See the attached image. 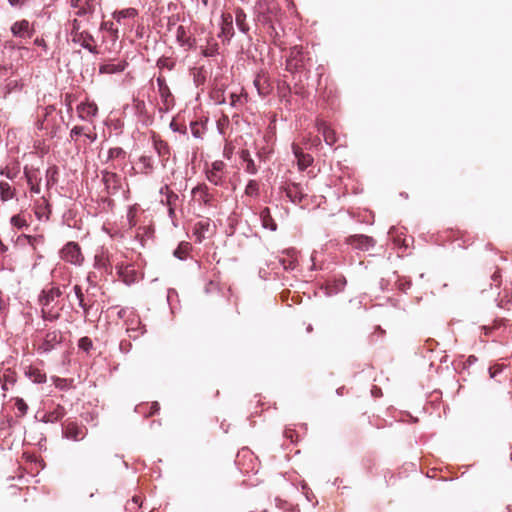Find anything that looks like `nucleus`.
<instances>
[{
    "label": "nucleus",
    "instance_id": "obj_1",
    "mask_svg": "<svg viewBox=\"0 0 512 512\" xmlns=\"http://www.w3.org/2000/svg\"><path fill=\"white\" fill-rule=\"evenodd\" d=\"M60 258L74 266H82L84 263V255L81 247L77 242H67L59 252Z\"/></svg>",
    "mask_w": 512,
    "mask_h": 512
},
{
    "label": "nucleus",
    "instance_id": "obj_2",
    "mask_svg": "<svg viewBox=\"0 0 512 512\" xmlns=\"http://www.w3.org/2000/svg\"><path fill=\"white\" fill-rule=\"evenodd\" d=\"M306 68V56L302 47L294 46L290 49L286 59V70L291 73L301 72Z\"/></svg>",
    "mask_w": 512,
    "mask_h": 512
},
{
    "label": "nucleus",
    "instance_id": "obj_3",
    "mask_svg": "<svg viewBox=\"0 0 512 512\" xmlns=\"http://www.w3.org/2000/svg\"><path fill=\"white\" fill-rule=\"evenodd\" d=\"M101 178L108 195H116L121 190V177L117 173L104 169L101 171Z\"/></svg>",
    "mask_w": 512,
    "mask_h": 512
},
{
    "label": "nucleus",
    "instance_id": "obj_4",
    "mask_svg": "<svg viewBox=\"0 0 512 512\" xmlns=\"http://www.w3.org/2000/svg\"><path fill=\"white\" fill-rule=\"evenodd\" d=\"M156 83L158 87V93L163 104V108H160V111L167 112L174 106V97L166 82V79L162 75H159L156 78Z\"/></svg>",
    "mask_w": 512,
    "mask_h": 512
},
{
    "label": "nucleus",
    "instance_id": "obj_5",
    "mask_svg": "<svg viewBox=\"0 0 512 512\" xmlns=\"http://www.w3.org/2000/svg\"><path fill=\"white\" fill-rule=\"evenodd\" d=\"M62 341L63 335L60 330L48 331L43 338V342L39 345L38 351L41 354H47L60 345Z\"/></svg>",
    "mask_w": 512,
    "mask_h": 512
},
{
    "label": "nucleus",
    "instance_id": "obj_6",
    "mask_svg": "<svg viewBox=\"0 0 512 512\" xmlns=\"http://www.w3.org/2000/svg\"><path fill=\"white\" fill-rule=\"evenodd\" d=\"M72 42L79 44L82 48L88 50L91 54H98L99 51L96 45L92 43L95 39L88 31H71Z\"/></svg>",
    "mask_w": 512,
    "mask_h": 512
},
{
    "label": "nucleus",
    "instance_id": "obj_7",
    "mask_svg": "<svg viewBox=\"0 0 512 512\" xmlns=\"http://www.w3.org/2000/svg\"><path fill=\"white\" fill-rule=\"evenodd\" d=\"M62 435L64 438L73 441H81L87 435V428L76 422H67L66 424H62Z\"/></svg>",
    "mask_w": 512,
    "mask_h": 512
},
{
    "label": "nucleus",
    "instance_id": "obj_8",
    "mask_svg": "<svg viewBox=\"0 0 512 512\" xmlns=\"http://www.w3.org/2000/svg\"><path fill=\"white\" fill-rule=\"evenodd\" d=\"M93 267L97 270L105 272L106 274H112L113 266L111 256L108 250L104 247H101L99 250H97L94 256Z\"/></svg>",
    "mask_w": 512,
    "mask_h": 512
},
{
    "label": "nucleus",
    "instance_id": "obj_9",
    "mask_svg": "<svg viewBox=\"0 0 512 512\" xmlns=\"http://www.w3.org/2000/svg\"><path fill=\"white\" fill-rule=\"evenodd\" d=\"M225 163L221 160L212 162L211 167L206 170L207 180L215 186H221L224 183Z\"/></svg>",
    "mask_w": 512,
    "mask_h": 512
},
{
    "label": "nucleus",
    "instance_id": "obj_10",
    "mask_svg": "<svg viewBox=\"0 0 512 512\" xmlns=\"http://www.w3.org/2000/svg\"><path fill=\"white\" fill-rule=\"evenodd\" d=\"M353 249L360 251H369L375 246V240L364 234H356L349 236L346 240Z\"/></svg>",
    "mask_w": 512,
    "mask_h": 512
},
{
    "label": "nucleus",
    "instance_id": "obj_11",
    "mask_svg": "<svg viewBox=\"0 0 512 512\" xmlns=\"http://www.w3.org/2000/svg\"><path fill=\"white\" fill-rule=\"evenodd\" d=\"M10 31L14 37L21 39L31 38L34 34L33 27L26 19L14 22L10 27Z\"/></svg>",
    "mask_w": 512,
    "mask_h": 512
},
{
    "label": "nucleus",
    "instance_id": "obj_12",
    "mask_svg": "<svg viewBox=\"0 0 512 512\" xmlns=\"http://www.w3.org/2000/svg\"><path fill=\"white\" fill-rule=\"evenodd\" d=\"M63 295V290L60 286H51L50 288L43 289L38 296L39 304H52Z\"/></svg>",
    "mask_w": 512,
    "mask_h": 512
},
{
    "label": "nucleus",
    "instance_id": "obj_13",
    "mask_svg": "<svg viewBox=\"0 0 512 512\" xmlns=\"http://www.w3.org/2000/svg\"><path fill=\"white\" fill-rule=\"evenodd\" d=\"M286 196L292 203L299 204L306 197L307 193L300 183H291L285 188Z\"/></svg>",
    "mask_w": 512,
    "mask_h": 512
},
{
    "label": "nucleus",
    "instance_id": "obj_14",
    "mask_svg": "<svg viewBox=\"0 0 512 512\" xmlns=\"http://www.w3.org/2000/svg\"><path fill=\"white\" fill-rule=\"evenodd\" d=\"M179 201V195L177 193H170L168 198L162 199L161 204L165 205L168 210V217L170 218L172 225L177 228L179 226L176 217V207Z\"/></svg>",
    "mask_w": 512,
    "mask_h": 512
},
{
    "label": "nucleus",
    "instance_id": "obj_15",
    "mask_svg": "<svg viewBox=\"0 0 512 512\" xmlns=\"http://www.w3.org/2000/svg\"><path fill=\"white\" fill-rule=\"evenodd\" d=\"M192 197L205 206H210L212 201V195L209 193V189L206 184H199L191 190Z\"/></svg>",
    "mask_w": 512,
    "mask_h": 512
},
{
    "label": "nucleus",
    "instance_id": "obj_16",
    "mask_svg": "<svg viewBox=\"0 0 512 512\" xmlns=\"http://www.w3.org/2000/svg\"><path fill=\"white\" fill-rule=\"evenodd\" d=\"M176 41L185 50L194 49L196 47V39L187 34L186 28L179 25L176 29Z\"/></svg>",
    "mask_w": 512,
    "mask_h": 512
},
{
    "label": "nucleus",
    "instance_id": "obj_17",
    "mask_svg": "<svg viewBox=\"0 0 512 512\" xmlns=\"http://www.w3.org/2000/svg\"><path fill=\"white\" fill-rule=\"evenodd\" d=\"M41 307V318L44 321L55 322L61 317L62 308H57V302L52 304H39Z\"/></svg>",
    "mask_w": 512,
    "mask_h": 512
},
{
    "label": "nucleus",
    "instance_id": "obj_18",
    "mask_svg": "<svg viewBox=\"0 0 512 512\" xmlns=\"http://www.w3.org/2000/svg\"><path fill=\"white\" fill-rule=\"evenodd\" d=\"M78 117L84 121H91L98 113V107L95 103L81 102L77 106Z\"/></svg>",
    "mask_w": 512,
    "mask_h": 512
},
{
    "label": "nucleus",
    "instance_id": "obj_19",
    "mask_svg": "<svg viewBox=\"0 0 512 512\" xmlns=\"http://www.w3.org/2000/svg\"><path fill=\"white\" fill-rule=\"evenodd\" d=\"M346 278L342 275L335 276L332 280L327 281L325 286V294L332 296L343 291L346 286Z\"/></svg>",
    "mask_w": 512,
    "mask_h": 512
},
{
    "label": "nucleus",
    "instance_id": "obj_20",
    "mask_svg": "<svg viewBox=\"0 0 512 512\" xmlns=\"http://www.w3.org/2000/svg\"><path fill=\"white\" fill-rule=\"evenodd\" d=\"M292 151L297 159V165L300 171H304L307 169L311 164L313 163V157L308 154L304 153L303 150L296 144L292 145Z\"/></svg>",
    "mask_w": 512,
    "mask_h": 512
},
{
    "label": "nucleus",
    "instance_id": "obj_21",
    "mask_svg": "<svg viewBox=\"0 0 512 512\" xmlns=\"http://www.w3.org/2000/svg\"><path fill=\"white\" fill-rule=\"evenodd\" d=\"M234 36L233 18L231 14H223L221 17V31L219 38H225L229 41Z\"/></svg>",
    "mask_w": 512,
    "mask_h": 512
},
{
    "label": "nucleus",
    "instance_id": "obj_22",
    "mask_svg": "<svg viewBox=\"0 0 512 512\" xmlns=\"http://www.w3.org/2000/svg\"><path fill=\"white\" fill-rule=\"evenodd\" d=\"M127 332L129 333V337L136 339L139 335H142L146 330L145 326L141 323L139 317L137 315H132L131 318L127 320Z\"/></svg>",
    "mask_w": 512,
    "mask_h": 512
},
{
    "label": "nucleus",
    "instance_id": "obj_23",
    "mask_svg": "<svg viewBox=\"0 0 512 512\" xmlns=\"http://www.w3.org/2000/svg\"><path fill=\"white\" fill-rule=\"evenodd\" d=\"M153 147L155 152L159 156L162 165L165 167L166 162L169 160L170 157V147L168 143L161 139L153 138Z\"/></svg>",
    "mask_w": 512,
    "mask_h": 512
},
{
    "label": "nucleus",
    "instance_id": "obj_24",
    "mask_svg": "<svg viewBox=\"0 0 512 512\" xmlns=\"http://www.w3.org/2000/svg\"><path fill=\"white\" fill-rule=\"evenodd\" d=\"M254 86L257 90V93L262 98L266 97L271 92V87L269 84L268 78L265 76L264 73H259L254 79Z\"/></svg>",
    "mask_w": 512,
    "mask_h": 512
},
{
    "label": "nucleus",
    "instance_id": "obj_25",
    "mask_svg": "<svg viewBox=\"0 0 512 512\" xmlns=\"http://www.w3.org/2000/svg\"><path fill=\"white\" fill-rule=\"evenodd\" d=\"M66 415V410L63 406L57 405L52 411L44 413L39 419L43 423H56Z\"/></svg>",
    "mask_w": 512,
    "mask_h": 512
},
{
    "label": "nucleus",
    "instance_id": "obj_26",
    "mask_svg": "<svg viewBox=\"0 0 512 512\" xmlns=\"http://www.w3.org/2000/svg\"><path fill=\"white\" fill-rule=\"evenodd\" d=\"M126 61H119L117 63H105L100 65V74H117L123 72L127 67Z\"/></svg>",
    "mask_w": 512,
    "mask_h": 512
},
{
    "label": "nucleus",
    "instance_id": "obj_27",
    "mask_svg": "<svg viewBox=\"0 0 512 512\" xmlns=\"http://www.w3.org/2000/svg\"><path fill=\"white\" fill-rule=\"evenodd\" d=\"M259 218L261 221V226L264 229H268L272 232H275L277 230V224L274 221V219L271 216L270 209L268 207H264L260 213Z\"/></svg>",
    "mask_w": 512,
    "mask_h": 512
},
{
    "label": "nucleus",
    "instance_id": "obj_28",
    "mask_svg": "<svg viewBox=\"0 0 512 512\" xmlns=\"http://www.w3.org/2000/svg\"><path fill=\"white\" fill-rule=\"evenodd\" d=\"M23 175L28 185L41 183L42 178L38 168L25 166Z\"/></svg>",
    "mask_w": 512,
    "mask_h": 512
},
{
    "label": "nucleus",
    "instance_id": "obj_29",
    "mask_svg": "<svg viewBox=\"0 0 512 512\" xmlns=\"http://www.w3.org/2000/svg\"><path fill=\"white\" fill-rule=\"evenodd\" d=\"M16 196V189L12 187L8 182L0 181V200L7 202L12 200Z\"/></svg>",
    "mask_w": 512,
    "mask_h": 512
},
{
    "label": "nucleus",
    "instance_id": "obj_30",
    "mask_svg": "<svg viewBox=\"0 0 512 512\" xmlns=\"http://www.w3.org/2000/svg\"><path fill=\"white\" fill-rule=\"evenodd\" d=\"M97 4L96 0H82L80 10H77L76 15L79 17L92 15L96 11Z\"/></svg>",
    "mask_w": 512,
    "mask_h": 512
},
{
    "label": "nucleus",
    "instance_id": "obj_31",
    "mask_svg": "<svg viewBox=\"0 0 512 512\" xmlns=\"http://www.w3.org/2000/svg\"><path fill=\"white\" fill-rule=\"evenodd\" d=\"M138 164L141 166L140 173L149 175L154 171V161L151 156L142 155L138 159Z\"/></svg>",
    "mask_w": 512,
    "mask_h": 512
},
{
    "label": "nucleus",
    "instance_id": "obj_32",
    "mask_svg": "<svg viewBox=\"0 0 512 512\" xmlns=\"http://www.w3.org/2000/svg\"><path fill=\"white\" fill-rule=\"evenodd\" d=\"M25 374L32 382L37 384L45 383L47 380L46 374L37 368L29 367Z\"/></svg>",
    "mask_w": 512,
    "mask_h": 512
},
{
    "label": "nucleus",
    "instance_id": "obj_33",
    "mask_svg": "<svg viewBox=\"0 0 512 512\" xmlns=\"http://www.w3.org/2000/svg\"><path fill=\"white\" fill-rule=\"evenodd\" d=\"M73 290H74L75 296L78 300L79 307L82 308V310H83V316H84V318H86L89 313V310L91 309V305H88L85 302L84 293L82 292V289L79 285H75L73 287Z\"/></svg>",
    "mask_w": 512,
    "mask_h": 512
},
{
    "label": "nucleus",
    "instance_id": "obj_34",
    "mask_svg": "<svg viewBox=\"0 0 512 512\" xmlns=\"http://www.w3.org/2000/svg\"><path fill=\"white\" fill-rule=\"evenodd\" d=\"M235 22L238 29L247 34L249 31V25L246 23V14L242 9H237L235 12Z\"/></svg>",
    "mask_w": 512,
    "mask_h": 512
},
{
    "label": "nucleus",
    "instance_id": "obj_35",
    "mask_svg": "<svg viewBox=\"0 0 512 512\" xmlns=\"http://www.w3.org/2000/svg\"><path fill=\"white\" fill-rule=\"evenodd\" d=\"M44 204L37 206L35 215L40 221H48L51 214L50 205L47 200L43 199Z\"/></svg>",
    "mask_w": 512,
    "mask_h": 512
},
{
    "label": "nucleus",
    "instance_id": "obj_36",
    "mask_svg": "<svg viewBox=\"0 0 512 512\" xmlns=\"http://www.w3.org/2000/svg\"><path fill=\"white\" fill-rule=\"evenodd\" d=\"M126 151L121 147H113L108 150L107 161H121L126 159Z\"/></svg>",
    "mask_w": 512,
    "mask_h": 512
},
{
    "label": "nucleus",
    "instance_id": "obj_37",
    "mask_svg": "<svg viewBox=\"0 0 512 512\" xmlns=\"http://www.w3.org/2000/svg\"><path fill=\"white\" fill-rule=\"evenodd\" d=\"M137 14L138 11L135 8H126L120 11H114L112 16L118 23H120L122 19L134 18Z\"/></svg>",
    "mask_w": 512,
    "mask_h": 512
},
{
    "label": "nucleus",
    "instance_id": "obj_38",
    "mask_svg": "<svg viewBox=\"0 0 512 512\" xmlns=\"http://www.w3.org/2000/svg\"><path fill=\"white\" fill-rule=\"evenodd\" d=\"M287 254L289 256L288 259H281L280 262L283 266V268L287 271H292L297 266V260H296V251L294 249L288 250Z\"/></svg>",
    "mask_w": 512,
    "mask_h": 512
},
{
    "label": "nucleus",
    "instance_id": "obj_39",
    "mask_svg": "<svg viewBox=\"0 0 512 512\" xmlns=\"http://www.w3.org/2000/svg\"><path fill=\"white\" fill-rule=\"evenodd\" d=\"M58 174H59V170H58V167L55 165L50 166L46 170V186H47V188H51L52 186H54L57 183Z\"/></svg>",
    "mask_w": 512,
    "mask_h": 512
},
{
    "label": "nucleus",
    "instance_id": "obj_40",
    "mask_svg": "<svg viewBox=\"0 0 512 512\" xmlns=\"http://www.w3.org/2000/svg\"><path fill=\"white\" fill-rule=\"evenodd\" d=\"M156 66L160 69V70H164V69H167L169 71L173 70L176 66V61L169 58V57H160L157 62H156Z\"/></svg>",
    "mask_w": 512,
    "mask_h": 512
},
{
    "label": "nucleus",
    "instance_id": "obj_41",
    "mask_svg": "<svg viewBox=\"0 0 512 512\" xmlns=\"http://www.w3.org/2000/svg\"><path fill=\"white\" fill-rule=\"evenodd\" d=\"M100 31H107L112 36L113 41L118 39V28L112 21H103L100 25Z\"/></svg>",
    "mask_w": 512,
    "mask_h": 512
},
{
    "label": "nucleus",
    "instance_id": "obj_42",
    "mask_svg": "<svg viewBox=\"0 0 512 512\" xmlns=\"http://www.w3.org/2000/svg\"><path fill=\"white\" fill-rule=\"evenodd\" d=\"M245 194L249 197H259V184L256 180H249L245 187Z\"/></svg>",
    "mask_w": 512,
    "mask_h": 512
},
{
    "label": "nucleus",
    "instance_id": "obj_43",
    "mask_svg": "<svg viewBox=\"0 0 512 512\" xmlns=\"http://www.w3.org/2000/svg\"><path fill=\"white\" fill-rule=\"evenodd\" d=\"M505 325V320H495L492 325L482 326L481 329L484 331L486 336L492 335V333L496 330H500Z\"/></svg>",
    "mask_w": 512,
    "mask_h": 512
},
{
    "label": "nucleus",
    "instance_id": "obj_44",
    "mask_svg": "<svg viewBox=\"0 0 512 512\" xmlns=\"http://www.w3.org/2000/svg\"><path fill=\"white\" fill-rule=\"evenodd\" d=\"M189 249H190V244L188 242H182L174 250L173 255L180 260H184L186 258V255H187Z\"/></svg>",
    "mask_w": 512,
    "mask_h": 512
},
{
    "label": "nucleus",
    "instance_id": "obj_45",
    "mask_svg": "<svg viewBox=\"0 0 512 512\" xmlns=\"http://www.w3.org/2000/svg\"><path fill=\"white\" fill-rule=\"evenodd\" d=\"M10 223L13 227H16L17 229H24L28 227L26 219L22 217L20 214L13 215L10 218Z\"/></svg>",
    "mask_w": 512,
    "mask_h": 512
},
{
    "label": "nucleus",
    "instance_id": "obj_46",
    "mask_svg": "<svg viewBox=\"0 0 512 512\" xmlns=\"http://www.w3.org/2000/svg\"><path fill=\"white\" fill-rule=\"evenodd\" d=\"M78 348L83 350L84 352L88 353L93 348V342L87 336L81 337L78 340Z\"/></svg>",
    "mask_w": 512,
    "mask_h": 512
},
{
    "label": "nucleus",
    "instance_id": "obj_47",
    "mask_svg": "<svg viewBox=\"0 0 512 512\" xmlns=\"http://www.w3.org/2000/svg\"><path fill=\"white\" fill-rule=\"evenodd\" d=\"M15 407L17 409L18 417H23L28 411V405L22 398H16Z\"/></svg>",
    "mask_w": 512,
    "mask_h": 512
},
{
    "label": "nucleus",
    "instance_id": "obj_48",
    "mask_svg": "<svg viewBox=\"0 0 512 512\" xmlns=\"http://www.w3.org/2000/svg\"><path fill=\"white\" fill-rule=\"evenodd\" d=\"M86 129L85 126H74L70 131V140L76 141L79 136L86 135Z\"/></svg>",
    "mask_w": 512,
    "mask_h": 512
},
{
    "label": "nucleus",
    "instance_id": "obj_49",
    "mask_svg": "<svg viewBox=\"0 0 512 512\" xmlns=\"http://www.w3.org/2000/svg\"><path fill=\"white\" fill-rule=\"evenodd\" d=\"M201 54L207 58L216 56L218 54V44L213 43L208 47L202 48Z\"/></svg>",
    "mask_w": 512,
    "mask_h": 512
},
{
    "label": "nucleus",
    "instance_id": "obj_50",
    "mask_svg": "<svg viewBox=\"0 0 512 512\" xmlns=\"http://www.w3.org/2000/svg\"><path fill=\"white\" fill-rule=\"evenodd\" d=\"M323 137L326 144H328L329 146H332L336 141L334 132L326 126L323 128Z\"/></svg>",
    "mask_w": 512,
    "mask_h": 512
},
{
    "label": "nucleus",
    "instance_id": "obj_51",
    "mask_svg": "<svg viewBox=\"0 0 512 512\" xmlns=\"http://www.w3.org/2000/svg\"><path fill=\"white\" fill-rule=\"evenodd\" d=\"M19 174V170L10 169L8 167L2 168L0 170V175L5 176L9 180H14Z\"/></svg>",
    "mask_w": 512,
    "mask_h": 512
},
{
    "label": "nucleus",
    "instance_id": "obj_52",
    "mask_svg": "<svg viewBox=\"0 0 512 512\" xmlns=\"http://www.w3.org/2000/svg\"><path fill=\"white\" fill-rule=\"evenodd\" d=\"M119 278L127 285H130L136 280V271L133 269V272H126L123 275L119 276Z\"/></svg>",
    "mask_w": 512,
    "mask_h": 512
},
{
    "label": "nucleus",
    "instance_id": "obj_53",
    "mask_svg": "<svg viewBox=\"0 0 512 512\" xmlns=\"http://www.w3.org/2000/svg\"><path fill=\"white\" fill-rule=\"evenodd\" d=\"M190 130L194 138L199 139L202 137V130L198 122L194 121L190 123Z\"/></svg>",
    "mask_w": 512,
    "mask_h": 512
},
{
    "label": "nucleus",
    "instance_id": "obj_54",
    "mask_svg": "<svg viewBox=\"0 0 512 512\" xmlns=\"http://www.w3.org/2000/svg\"><path fill=\"white\" fill-rule=\"evenodd\" d=\"M245 171L248 174L255 175L258 172V168L254 162V160L251 158L245 163Z\"/></svg>",
    "mask_w": 512,
    "mask_h": 512
},
{
    "label": "nucleus",
    "instance_id": "obj_55",
    "mask_svg": "<svg viewBox=\"0 0 512 512\" xmlns=\"http://www.w3.org/2000/svg\"><path fill=\"white\" fill-rule=\"evenodd\" d=\"M116 272L118 276L123 275L126 272H133V267L130 265H124L123 263H117L115 265Z\"/></svg>",
    "mask_w": 512,
    "mask_h": 512
},
{
    "label": "nucleus",
    "instance_id": "obj_56",
    "mask_svg": "<svg viewBox=\"0 0 512 512\" xmlns=\"http://www.w3.org/2000/svg\"><path fill=\"white\" fill-rule=\"evenodd\" d=\"M134 107L138 114L143 115L146 113V105L143 100L134 99Z\"/></svg>",
    "mask_w": 512,
    "mask_h": 512
},
{
    "label": "nucleus",
    "instance_id": "obj_57",
    "mask_svg": "<svg viewBox=\"0 0 512 512\" xmlns=\"http://www.w3.org/2000/svg\"><path fill=\"white\" fill-rule=\"evenodd\" d=\"M132 315H134V313L132 311H130L128 308H120L118 311H117V316L120 318V319H123V320H128L129 318L132 317Z\"/></svg>",
    "mask_w": 512,
    "mask_h": 512
},
{
    "label": "nucleus",
    "instance_id": "obj_58",
    "mask_svg": "<svg viewBox=\"0 0 512 512\" xmlns=\"http://www.w3.org/2000/svg\"><path fill=\"white\" fill-rule=\"evenodd\" d=\"M22 84L18 80H9L6 84V89L8 92H12L17 89H21Z\"/></svg>",
    "mask_w": 512,
    "mask_h": 512
},
{
    "label": "nucleus",
    "instance_id": "obj_59",
    "mask_svg": "<svg viewBox=\"0 0 512 512\" xmlns=\"http://www.w3.org/2000/svg\"><path fill=\"white\" fill-rule=\"evenodd\" d=\"M13 74V65H1L0 64V78L5 77L8 73Z\"/></svg>",
    "mask_w": 512,
    "mask_h": 512
},
{
    "label": "nucleus",
    "instance_id": "obj_60",
    "mask_svg": "<svg viewBox=\"0 0 512 512\" xmlns=\"http://www.w3.org/2000/svg\"><path fill=\"white\" fill-rule=\"evenodd\" d=\"M9 5L14 8H22L28 0H7Z\"/></svg>",
    "mask_w": 512,
    "mask_h": 512
},
{
    "label": "nucleus",
    "instance_id": "obj_61",
    "mask_svg": "<svg viewBox=\"0 0 512 512\" xmlns=\"http://www.w3.org/2000/svg\"><path fill=\"white\" fill-rule=\"evenodd\" d=\"M84 137L89 141V143H94L97 140V134L88 128L86 129V135H84Z\"/></svg>",
    "mask_w": 512,
    "mask_h": 512
},
{
    "label": "nucleus",
    "instance_id": "obj_62",
    "mask_svg": "<svg viewBox=\"0 0 512 512\" xmlns=\"http://www.w3.org/2000/svg\"><path fill=\"white\" fill-rule=\"evenodd\" d=\"M241 101V96L235 93L230 95V105L233 107H237L238 103Z\"/></svg>",
    "mask_w": 512,
    "mask_h": 512
},
{
    "label": "nucleus",
    "instance_id": "obj_63",
    "mask_svg": "<svg viewBox=\"0 0 512 512\" xmlns=\"http://www.w3.org/2000/svg\"><path fill=\"white\" fill-rule=\"evenodd\" d=\"M34 44L41 47L44 52H47L48 46L46 41L43 38H36L34 40Z\"/></svg>",
    "mask_w": 512,
    "mask_h": 512
},
{
    "label": "nucleus",
    "instance_id": "obj_64",
    "mask_svg": "<svg viewBox=\"0 0 512 512\" xmlns=\"http://www.w3.org/2000/svg\"><path fill=\"white\" fill-rule=\"evenodd\" d=\"M159 193L161 195L165 196V198H168V195H170V193H175V192L172 191L167 184H165L160 188Z\"/></svg>",
    "mask_w": 512,
    "mask_h": 512
}]
</instances>
